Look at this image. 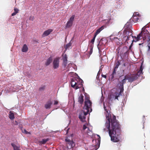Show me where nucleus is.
<instances>
[{
    "label": "nucleus",
    "instance_id": "f257e3e1",
    "mask_svg": "<svg viewBox=\"0 0 150 150\" xmlns=\"http://www.w3.org/2000/svg\"><path fill=\"white\" fill-rule=\"evenodd\" d=\"M105 127L108 129L111 140L114 142L120 141L119 136L121 133V125L119 122L116 119L115 116L113 115L111 117L109 116L106 115Z\"/></svg>",
    "mask_w": 150,
    "mask_h": 150
},
{
    "label": "nucleus",
    "instance_id": "f03ea898",
    "mask_svg": "<svg viewBox=\"0 0 150 150\" xmlns=\"http://www.w3.org/2000/svg\"><path fill=\"white\" fill-rule=\"evenodd\" d=\"M85 105L83 107V110L81 113L79 115V117L80 120L82 122H84L85 120V116L88 114L89 112L90 109L91 110L92 103L90 100L89 98L87 97L85 98L84 102Z\"/></svg>",
    "mask_w": 150,
    "mask_h": 150
},
{
    "label": "nucleus",
    "instance_id": "7ed1b4c3",
    "mask_svg": "<svg viewBox=\"0 0 150 150\" xmlns=\"http://www.w3.org/2000/svg\"><path fill=\"white\" fill-rule=\"evenodd\" d=\"M77 79L79 81H81V82H78V80L76 78L71 79V86L76 89L81 87L82 85L81 83L83 81L81 79Z\"/></svg>",
    "mask_w": 150,
    "mask_h": 150
},
{
    "label": "nucleus",
    "instance_id": "20e7f679",
    "mask_svg": "<svg viewBox=\"0 0 150 150\" xmlns=\"http://www.w3.org/2000/svg\"><path fill=\"white\" fill-rule=\"evenodd\" d=\"M132 32H130V31H126V30H124L123 34L121 37V38L120 40V38L118 39V40L120 42L119 43H122V42L121 41V40L125 41V42L129 40V38L130 36L131 35L132 36Z\"/></svg>",
    "mask_w": 150,
    "mask_h": 150
},
{
    "label": "nucleus",
    "instance_id": "39448f33",
    "mask_svg": "<svg viewBox=\"0 0 150 150\" xmlns=\"http://www.w3.org/2000/svg\"><path fill=\"white\" fill-rule=\"evenodd\" d=\"M121 94L120 93H118L116 92L114 93H111L108 95V98L111 101L116 99L118 100V98Z\"/></svg>",
    "mask_w": 150,
    "mask_h": 150
},
{
    "label": "nucleus",
    "instance_id": "423d86ee",
    "mask_svg": "<svg viewBox=\"0 0 150 150\" xmlns=\"http://www.w3.org/2000/svg\"><path fill=\"white\" fill-rule=\"evenodd\" d=\"M141 32H143L142 36L143 40H145L146 39H148L149 40V41H150V34L148 30H143V28H142Z\"/></svg>",
    "mask_w": 150,
    "mask_h": 150
},
{
    "label": "nucleus",
    "instance_id": "0eeeda50",
    "mask_svg": "<svg viewBox=\"0 0 150 150\" xmlns=\"http://www.w3.org/2000/svg\"><path fill=\"white\" fill-rule=\"evenodd\" d=\"M65 141L67 142V146L68 149L73 148L75 145V144L72 140H71L68 138L65 139Z\"/></svg>",
    "mask_w": 150,
    "mask_h": 150
},
{
    "label": "nucleus",
    "instance_id": "6e6552de",
    "mask_svg": "<svg viewBox=\"0 0 150 150\" xmlns=\"http://www.w3.org/2000/svg\"><path fill=\"white\" fill-rule=\"evenodd\" d=\"M59 58L56 57L54 58L53 62V67L54 69H57L59 68Z\"/></svg>",
    "mask_w": 150,
    "mask_h": 150
},
{
    "label": "nucleus",
    "instance_id": "1a4fd4ad",
    "mask_svg": "<svg viewBox=\"0 0 150 150\" xmlns=\"http://www.w3.org/2000/svg\"><path fill=\"white\" fill-rule=\"evenodd\" d=\"M126 80L124 79L119 83L120 86H119V88L120 89V93H122L124 91V84L126 83Z\"/></svg>",
    "mask_w": 150,
    "mask_h": 150
},
{
    "label": "nucleus",
    "instance_id": "9d476101",
    "mask_svg": "<svg viewBox=\"0 0 150 150\" xmlns=\"http://www.w3.org/2000/svg\"><path fill=\"white\" fill-rule=\"evenodd\" d=\"M142 33L143 32H141L137 35V37L136 36L133 37L132 36V37L133 38V41L136 42L139 41L140 40L142 39Z\"/></svg>",
    "mask_w": 150,
    "mask_h": 150
},
{
    "label": "nucleus",
    "instance_id": "9b49d317",
    "mask_svg": "<svg viewBox=\"0 0 150 150\" xmlns=\"http://www.w3.org/2000/svg\"><path fill=\"white\" fill-rule=\"evenodd\" d=\"M124 30H126V31L132 32V26L129 23H126L124 26Z\"/></svg>",
    "mask_w": 150,
    "mask_h": 150
},
{
    "label": "nucleus",
    "instance_id": "f8f14e48",
    "mask_svg": "<svg viewBox=\"0 0 150 150\" xmlns=\"http://www.w3.org/2000/svg\"><path fill=\"white\" fill-rule=\"evenodd\" d=\"M53 31L52 29H49L44 31L42 35V37H44L49 35Z\"/></svg>",
    "mask_w": 150,
    "mask_h": 150
},
{
    "label": "nucleus",
    "instance_id": "ddd939ff",
    "mask_svg": "<svg viewBox=\"0 0 150 150\" xmlns=\"http://www.w3.org/2000/svg\"><path fill=\"white\" fill-rule=\"evenodd\" d=\"M63 63L62 65L64 67H65L67 64V57L66 54H65L63 57Z\"/></svg>",
    "mask_w": 150,
    "mask_h": 150
},
{
    "label": "nucleus",
    "instance_id": "4468645a",
    "mask_svg": "<svg viewBox=\"0 0 150 150\" xmlns=\"http://www.w3.org/2000/svg\"><path fill=\"white\" fill-rule=\"evenodd\" d=\"M84 96L82 94H81L79 96L78 98V102L81 104H82L83 102Z\"/></svg>",
    "mask_w": 150,
    "mask_h": 150
},
{
    "label": "nucleus",
    "instance_id": "2eb2a0df",
    "mask_svg": "<svg viewBox=\"0 0 150 150\" xmlns=\"http://www.w3.org/2000/svg\"><path fill=\"white\" fill-rule=\"evenodd\" d=\"M52 104V101L50 100L48 101L45 105V107L46 109L50 108Z\"/></svg>",
    "mask_w": 150,
    "mask_h": 150
},
{
    "label": "nucleus",
    "instance_id": "dca6fc26",
    "mask_svg": "<svg viewBox=\"0 0 150 150\" xmlns=\"http://www.w3.org/2000/svg\"><path fill=\"white\" fill-rule=\"evenodd\" d=\"M137 77L136 75L134 74L133 76L129 77L128 81L129 82H132L134 80L137 79Z\"/></svg>",
    "mask_w": 150,
    "mask_h": 150
},
{
    "label": "nucleus",
    "instance_id": "f3484780",
    "mask_svg": "<svg viewBox=\"0 0 150 150\" xmlns=\"http://www.w3.org/2000/svg\"><path fill=\"white\" fill-rule=\"evenodd\" d=\"M143 68L142 67V65H141L140 67V69L137 72V73L136 74H134L135 75L137 76V78L141 74H142V70Z\"/></svg>",
    "mask_w": 150,
    "mask_h": 150
},
{
    "label": "nucleus",
    "instance_id": "a211bd4d",
    "mask_svg": "<svg viewBox=\"0 0 150 150\" xmlns=\"http://www.w3.org/2000/svg\"><path fill=\"white\" fill-rule=\"evenodd\" d=\"M104 28V26H102L99 29H98L94 34V35L96 36L97 35L99 34L100 32Z\"/></svg>",
    "mask_w": 150,
    "mask_h": 150
},
{
    "label": "nucleus",
    "instance_id": "6ab92c4d",
    "mask_svg": "<svg viewBox=\"0 0 150 150\" xmlns=\"http://www.w3.org/2000/svg\"><path fill=\"white\" fill-rule=\"evenodd\" d=\"M52 57H49L45 63V65L47 66L49 65L52 62Z\"/></svg>",
    "mask_w": 150,
    "mask_h": 150
},
{
    "label": "nucleus",
    "instance_id": "aec40b11",
    "mask_svg": "<svg viewBox=\"0 0 150 150\" xmlns=\"http://www.w3.org/2000/svg\"><path fill=\"white\" fill-rule=\"evenodd\" d=\"M99 145L96 144L94 146L92 145L90 146L91 150H97L99 147Z\"/></svg>",
    "mask_w": 150,
    "mask_h": 150
},
{
    "label": "nucleus",
    "instance_id": "412c9836",
    "mask_svg": "<svg viewBox=\"0 0 150 150\" xmlns=\"http://www.w3.org/2000/svg\"><path fill=\"white\" fill-rule=\"evenodd\" d=\"M28 48L26 44H24L22 48V51L23 52H26L28 50Z\"/></svg>",
    "mask_w": 150,
    "mask_h": 150
},
{
    "label": "nucleus",
    "instance_id": "4be33fe9",
    "mask_svg": "<svg viewBox=\"0 0 150 150\" xmlns=\"http://www.w3.org/2000/svg\"><path fill=\"white\" fill-rule=\"evenodd\" d=\"M116 74V70L115 69H114L111 75L110 79L111 80H113L114 78L115 75Z\"/></svg>",
    "mask_w": 150,
    "mask_h": 150
},
{
    "label": "nucleus",
    "instance_id": "5701e85b",
    "mask_svg": "<svg viewBox=\"0 0 150 150\" xmlns=\"http://www.w3.org/2000/svg\"><path fill=\"white\" fill-rule=\"evenodd\" d=\"M132 19L134 22H136L138 21L139 19L137 16L133 15L132 18Z\"/></svg>",
    "mask_w": 150,
    "mask_h": 150
},
{
    "label": "nucleus",
    "instance_id": "b1692460",
    "mask_svg": "<svg viewBox=\"0 0 150 150\" xmlns=\"http://www.w3.org/2000/svg\"><path fill=\"white\" fill-rule=\"evenodd\" d=\"M11 145L13 147L14 150H20L19 149V147L18 146L13 143H11Z\"/></svg>",
    "mask_w": 150,
    "mask_h": 150
},
{
    "label": "nucleus",
    "instance_id": "393cba45",
    "mask_svg": "<svg viewBox=\"0 0 150 150\" xmlns=\"http://www.w3.org/2000/svg\"><path fill=\"white\" fill-rule=\"evenodd\" d=\"M120 61L118 60L115 64V66L114 69H117L120 64Z\"/></svg>",
    "mask_w": 150,
    "mask_h": 150
},
{
    "label": "nucleus",
    "instance_id": "a878e982",
    "mask_svg": "<svg viewBox=\"0 0 150 150\" xmlns=\"http://www.w3.org/2000/svg\"><path fill=\"white\" fill-rule=\"evenodd\" d=\"M9 118L11 120H13L14 118V114L11 111L9 112Z\"/></svg>",
    "mask_w": 150,
    "mask_h": 150
},
{
    "label": "nucleus",
    "instance_id": "bb28decb",
    "mask_svg": "<svg viewBox=\"0 0 150 150\" xmlns=\"http://www.w3.org/2000/svg\"><path fill=\"white\" fill-rule=\"evenodd\" d=\"M73 24V23L68 21L66 24V27L67 28H69L71 27Z\"/></svg>",
    "mask_w": 150,
    "mask_h": 150
},
{
    "label": "nucleus",
    "instance_id": "cd10ccee",
    "mask_svg": "<svg viewBox=\"0 0 150 150\" xmlns=\"http://www.w3.org/2000/svg\"><path fill=\"white\" fill-rule=\"evenodd\" d=\"M49 140L48 139H43L42 140V141L40 142V143L42 144H45L48 140Z\"/></svg>",
    "mask_w": 150,
    "mask_h": 150
},
{
    "label": "nucleus",
    "instance_id": "c85d7f7f",
    "mask_svg": "<svg viewBox=\"0 0 150 150\" xmlns=\"http://www.w3.org/2000/svg\"><path fill=\"white\" fill-rule=\"evenodd\" d=\"M74 17H75L74 15H72L69 18V21L73 23V22L74 20Z\"/></svg>",
    "mask_w": 150,
    "mask_h": 150
},
{
    "label": "nucleus",
    "instance_id": "c756f323",
    "mask_svg": "<svg viewBox=\"0 0 150 150\" xmlns=\"http://www.w3.org/2000/svg\"><path fill=\"white\" fill-rule=\"evenodd\" d=\"M45 86H42L40 87L39 90L40 91H43L45 90Z\"/></svg>",
    "mask_w": 150,
    "mask_h": 150
},
{
    "label": "nucleus",
    "instance_id": "7c9ffc66",
    "mask_svg": "<svg viewBox=\"0 0 150 150\" xmlns=\"http://www.w3.org/2000/svg\"><path fill=\"white\" fill-rule=\"evenodd\" d=\"M90 50L89 52V54L90 55L93 52V46L91 45L90 47Z\"/></svg>",
    "mask_w": 150,
    "mask_h": 150
},
{
    "label": "nucleus",
    "instance_id": "2f4dec72",
    "mask_svg": "<svg viewBox=\"0 0 150 150\" xmlns=\"http://www.w3.org/2000/svg\"><path fill=\"white\" fill-rule=\"evenodd\" d=\"M96 36L94 35V37L93 39L91 40V43L93 44L94 43V42L95 41V40L96 38Z\"/></svg>",
    "mask_w": 150,
    "mask_h": 150
},
{
    "label": "nucleus",
    "instance_id": "473e14b6",
    "mask_svg": "<svg viewBox=\"0 0 150 150\" xmlns=\"http://www.w3.org/2000/svg\"><path fill=\"white\" fill-rule=\"evenodd\" d=\"M71 45V42H69L66 45V49L69 48Z\"/></svg>",
    "mask_w": 150,
    "mask_h": 150
},
{
    "label": "nucleus",
    "instance_id": "72a5a7b5",
    "mask_svg": "<svg viewBox=\"0 0 150 150\" xmlns=\"http://www.w3.org/2000/svg\"><path fill=\"white\" fill-rule=\"evenodd\" d=\"M149 43L148 45V52H150V41H149Z\"/></svg>",
    "mask_w": 150,
    "mask_h": 150
},
{
    "label": "nucleus",
    "instance_id": "f704fd0d",
    "mask_svg": "<svg viewBox=\"0 0 150 150\" xmlns=\"http://www.w3.org/2000/svg\"><path fill=\"white\" fill-rule=\"evenodd\" d=\"M129 77H130V76L129 75H127L125 76L124 79H125L126 80H128V81L129 78Z\"/></svg>",
    "mask_w": 150,
    "mask_h": 150
},
{
    "label": "nucleus",
    "instance_id": "c9c22d12",
    "mask_svg": "<svg viewBox=\"0 0 150 150\" xmlns=\"http://www.w3.org/2000/svg\"><path fill=\"white\" fill-rule=\"evenodd\" d=\"M103 108H104V110L106 112H107V113H108V109H106V108L105 106L104 103H103Z\"/></svg>",
    "mask_w": 150,
    "mask_h": 150
},
{
    "label": "nucleus",
    "instance_id": "e433bc0d",
    "mask_svg": "<svg viewBox=\"0 0 150 150\" xmlns=\"http://www.w3.org/2000/svg\"><path fill=\"white\" fill-rule=\"evenodd\" d=\"M14 12L16 14L18 13L19 11V10L16 8H15L14 9Z\"/></svg>",
    "mask_w": 150,
    "mask_h": 150
},
{
    "label": "nucleus",
    "instance_id": "4c0bfd02",
    "mask_svg": "<svg viewBox=\"0 0 150 150\" xmlns=\"http://www.w3.org/2000/svg\"><path fill=\"white\" fill-rule=\"evenodd\" d=\"M58 101L57 100H54V105H57L58 104Z\"/></svg>",
    "mask_w": 150,
    "mask_h": 150
},
{
    "label": "nucleus",
    "instance_id": "58836bf2",
    "mask_svg": "<svg viewBox=\"0 0 150 150\" xmlns=\"http://www.w3.org/2000/svg\"><path fill=\"white\" fill-rule=\"evenodd\" d=\"M87 127L85 125H84L83 127V130H85L86 128Z\"/></svg>",
    "mask_w": 150,
    "mask_h": 150
},
{
    "label": "nucleus",
    "instance_id": "ea45409f",
    "mask_svg": "<svg viewBox=\"0 0 150 150\" xmlns=\"http://www.w3.org/2000/svg\"><path fill=\"white\" fill-rule=\"evenodd\" d=\"M102 77H104L105 79L106 78V75L102 74Z\"/></svg>",
    "mask_w": 150,
    "mask_h": 150
},
{
    "label": "nucleus",
    "instance_id": "a19ab883",
    "mask_svg": "<svg viewBox=\"0 0 150 150\" xmlns=\"http://www.w3.org/2000/svg\"><path fill=\"white\" fill-rule=\"evenodd\" d=\"M16 13H15L14 12H13V13L12 14H11V16H15V15H16Z\"/></svg>",
    "mask_w": 150,
    "mask_h": 150
},
{
    "label": "nucleus",
    "instance_id": "79ce46f5",
    "mask_svg": "<svg viewBox=\"0 0 150 150\" xmlns=\"http://www.w3.org/2000/svg\"><path fill=\"white\" fill-rule=\"evenodd\" d=\"M97 136L99 137V138L98 139V141H100V137L99 135H97Z\"/></svg>",
    "mask_w": 150,
    "mask_h": 150
},
{
    "label": "nucleus",
    "instance_id": "37998d69",
    "mask_svg": "<svg viewBox=\"0 0 150 150\" xmlns=\"http://www.w3.org/2000/svg\"><path fill=\"white\" fill-rule=\"evenodd\" d=\"M24 132L25 134H27L28 133V132L25 129H24Z\"/></svg>",
    "mask_w": 150,
    "mask_h": 150
},
{
    "label": "nucleus",
    "instance_id": "c03bdc74",
    "mask_svg": "<svg viewBox=\"0 0 150 150\" xmlns=\"http://www.w3.org/2000/svg\"><path fill=\"white\" fill-rule=\"evenodd\" d=\"M115 35V34L114 33H113V34H112V35H111L110 37H111L112 36H113V35Z\"/></svg>",
    "mask_w": 150,
    "mask_h": 150
},
{
    "label": "nucleus",
    "instance_id": "a18cd8bd",
    "mask_svg": "<svg viewBox=\"0 0 150 150\" xmlns=\"http://www.w3.org/2000/svg\"><path fill=\"white\" fill-rule=\"evenodd\" d=\"M143 44V43H142V44H139V45H142Z\"/></svg>",
    "mask_w": 150,
    "mask_h": 150
},
{
    "label": "nucleus",
    "instance_id": "49530a36",
    "mask_svg": "<svg viewBox=\"0 0 150 150\" xmlns=\"http://www.w3.org/2000/svg\"><path fill=\"white\" fill-rule=\"evenodd\" d=\"M114 39H115V38H116V39H118L117 38V37H114Z\"/></svg>",
    "mask_w": 150,
    "mask_h": 150
},
{
    "label": "nucleus",
    "instance_id": "de8ad7c7",
    "mask_svg": "<svg viewBox=\"0 0 150 150\" xmlns=\"http://www.w3.org/2000/svg\"><path fill=\"white\" fill-rule=\"evenodd\" d=\"M102 39H101V40H100V42H99V43H101V41H102Z\"/></svg>",
    "mask_w": 150,
    "mask_h": 150
},
{
    "label": "nucleus",
    "instance_id": "09e8293b",
    "mask_svg": "<svg viewBox=\"0 0 150 150\" xmlns=\"http://www.w3.org/2000/svg\"><path fill=\"white\" fill-rule=\"evenodd\" d=\"M118 34H121V33H120L119 32H118Z\"/></svg>",
    "mask_w": 150,
    "mask_h": 150
},
{
    "label": "nucleus",
    "instance_id": "8fccbe9b",
    "mask_svg": "<svg viewBox=\"0 0 150 150\" xmlns=\"http://www.w3.org/2000/svg\"><path fill=\"white\" fill-rule=\"evenodd\" d=\"M16 125H18V123L16 121Z\"/></svg>",
    "mask_w": 150,
    "mask_h": 150
},
{
    "label": "nucleus",
    "instance_id": "3c124183",
    "mask_svg": "<svg viewBox=\"0 0 150 150\" xmlns=\"http://www.w3.org/2000/svg\"><path fill=\"white\" fill-rule=\"evenodd\" d=\"M104 131H105V128L104 129Z\"/></svg>",
    "mask_w": 150,
    "mask_h": 150
}]
</instances>
